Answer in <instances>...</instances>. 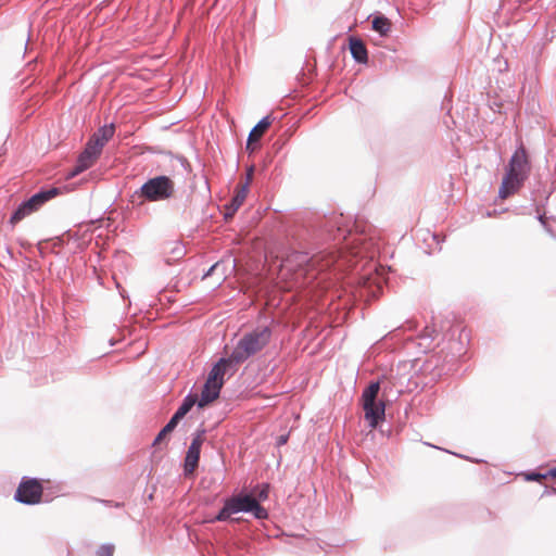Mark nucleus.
I'll use <instances>...</instances> for the list:
<instances>
[{
    "label": "nucleus",
    "instance_id": "423d86ee",
    "mask_svg": "<svg viewBox=\"0 0 556 556\" xmlns=\"http://www.w3.org/2000/svg\"><path fill=\"white\" fill-rule=\"evenodd\" d=\"M175 192L174 181L164 175L148 179L135 195L150 202L164 201L173 197Z\"/></svg>",
    "mask_w": 556,
    "mask_h": 556
},
{
    "label": "nucleus",
    "instance_id": "4468645a",
    "mask_svg": "<svg viewBox=\"0 0 556 556\" xmlns=\"http://www.w3.org/2000/svg\"><path fill=\"white\" fill-rule=\"evenodd\" d=\"M220 389V384H214L206 381L201 392V396L198 401V406L204 407L214 400H216L219 395Z\"/></svg>",
    "mask_w": 556,
    "mask_h": 556
},
{
    "label": "nucleus",
    "instance_id": "20e7f679",
    "mask_svg": "<svg viewBox=\"0 0 556 556\" xmlns=\"http://www.w3.org/2000/svg\"><path fill=\"white\" fill-rule=\"evenodd\" d=\"M252 513L257 519H265L268 516L267 510L252 495H239L226 500L224 507L213 519L217 521H226L232 514Z\"/></svg>",
    "mask_w": 556,
    "mask_h": 556
},
{
    "label": "nucleus",
    "instance_id": "a878e982",
    "mask_svg": "<svg viewBox=\"0 0 556 556\" xmlns=\"http://www.w3.org/2000/svg\"><path fill=\"white\" fill-rule=\"evenodd\" d=\"M267 494H268L267 490H262V491L260 492V494H258V497H260L261 500H265V498L267 497Z\"/></svg>",
    "mask_w": 556,
    "mask_h": 556
},
{
    "label": "nucleus",
    "instance_id": "4be33fe9",
    "mask_svg": "<svg viewBox=\"0 0 556 556\" xmlns=\"http://www.w3.org/2000/svg\"><path fill=\"white\" fill-rule=\"evenodd\" d=\"M548 477L547 472L545 473H539V472H531L526 476L527 480L529 481H542L543 479H546Z\"/></svg>",
    "mask_w": 556,
    "mask_h": 556
},
{
    "label": "nucleus",
    "instance_id": "2eb2a0df",
    "mask_svg": "<svg viewBox=\"0 0 556 556\" xmlns=\"http://www.w3.org/2000/svg\"><path fill=\"white\" fill-rule=\"evenodd\" d=\"M350 51L357 63H366L368 60L367 49L358 38H350Z\"/></svg>",
    "mask_w": 556,
    "mask_h": 556
},
{
    "label": "nucleus",
    "instance_id": "f257e3e1",
    "mask_svg": "<svg viewBox=\"0 0 556 556\" xmlns=\"http://www.w3.org/2000/svg\"><path fill=\"white\" fill-rule=\"evenodd\" d=\"M341 254L337 252H319L308 256L305 252L292 251L282 258L279 276L299 287L311 283L319 273L339 263Z\"/></svg>",
    "mask_w": 556,
    "mask_h": 556
},
{
    "label": "nucleus",
    "instance_id": "f03ea898",
    "mask_svg": "<svg viewBox=\"0 0 556 556\" xmlns=\"http://www.w3.org/2000/svg\"><path fill=\"white\" fill-rule=\"evenodd\" d=\"M531 172V163L527 151L522 144L514 152L503 177L498 195L501 199H507L516 193L528 179Z\"/></svg>",
    "mask_w": 556,
    "mask_h": 556
},
{
    "label": "nucleus",
    "instance_id": "ddd939ff",
    "mask_svg": "<svg viewBox=\"0 0 556 556\" xmlns=\"http://www.w3.org/2000/svg\"><path fill=\"white\" fill-rule=\"evenodd\" d=\"M115 132L114 124L104 125L100 127L91 137L90 140L101 150L112 139Z\"/></svg>",
    "mask_w": 556,
    "mask_h": 556
},
{
    "label": "nucleus",
    "instance_id": "f8f14e48",
    "mask_svg": "<svg viewBox=\"0 0 556 556\" xmlns=\"http://www.w3.org/2000/svg\"><path fill=\"white\" fill-rule=\"evenodd\" d=\"M232 364H235V361H231V354L227 358H220L208 372L206 381L214 384H220L222 388L224 383L223 377L226 374L227 368Z\"/></svg>",
    "mask_w": 556,
    "mask_h": 556
},
{
    "label": "nucleus",
    "instance_id": "a211bd4d",
    "mask_svg": "<svg viewBox=\"0 0 556 556\" xmlns=\"http://www.w3.org/2000/svg\"><path fill=\"white\" fill-rule=\"evenodd\" d=\"M247 197V185L243 186L235 197L231 199L230 205L227 206L226 218L235 214V212L242 205Z\"/></svg>",
    "mask_w": 556,
    "mask_h": 556
},
{
    "label": "nucleus",
    "instance_id": "393cba45",
    "mask_svg": "<svg viewBox=\"0 0 556 556\" xmlns=\"http://www.w3.org/2000/svg\"><path fill=\"white\" fill-rule=\"evenodd\" d=\"M287 440H288L287 435H280L277 443H278V445H282V444L287 443Z\"/></svg>",
    "mask_w": 556,
    "mask_h": 556
},
{
    "label": "nucleus",
    "instance_id": "f3484780",
    "mask_svg": "<svg viewBox=\"0 0 556 556\" xmlns=\"http://www.w3.org/2000/svg\"><path fill=\"white\" fill-rule=\"evenodd\" d=\"M195 403H198L197 395L188 394L173 415V418L180 421L191 410Z\"/></svg>",
    "mask_w": 556,
    "mask_h": 556
},
{
    "label": "nucleus",
    "instance_id": "1a4fd4ad",
    "mask_svg": "<svg viewBox=\"0 0 556 556\" xmlns=\"http://www.w3.org/2000/svg\"><path fill=\"white\" fill-rule=\"evenodd\" d=\"M358 226H356V230L352 231L342 230L341 228L337 229V235L334 236V240H343L344 247L343 249H350L353 255H362L366 251V236L365 230H362V233L357 231Z\"/></svg>",
    "mask_w": 556,
    "mask_h": 556
},
{
    "label": "nucleus",
    "instance_id": "dca6fc26",
    "mask_svg": "<svg viewBox=\"0 0 556 556\" xmlns=\"http://www.w3.org/2000/svg\"><path fill=\"white\" fill-rule=\"evenodd\" d=\"M271 121L269 116L263 117L250 131L248 138V144H252L261 139L266 129L270 126Z\"/></svg>",
    "mask_w": 556,
    "mask_h": 556
},
{
    "label": "nucleus",
    "instance_id": "9d476101",
    "mask_svg": "<svg viewBox=\"0 0 556 556\" xmlns=\"http://www.w3.org/2000/svg\"><path fill=\"white\" fill-rule=\"evenodd\" d=\"M204 429L198 430L192 438L190 446L188 447L184 465L186 476L193 473L195 468L198 467L201 446L204 441Z\"/></svg>",
    "mask_w": 556,
    "mask_h": 556
},
{
    "label": "nucleus",
    "instance_id": "6e6552de",
    "mask_svg": "<svg viewBox=\"0 0 556 556\" xmlns=\"http://www.w3.org/2000/svg\"><path fill=\"white\" fill-rule=\"evenodd\" d=\"M42 496V485L37 479L24 477L15 492L14 498L27 505H34L40 502Z\"/></svg>",
    "mask_w": 556,
    "mask_h": 556
},
{
    "label": "nucleus",
    "instance_id": "9b49d317",
    "mask_svg": "<svg viewBox=\"0 0 556 556\" xmlns=\"http://www.w3.org/2000/svg\"><path fill=\"white\" fill-rule=\"evenodd\" d=\"M102 150L97 147L90 139L88 140L84 151L79 154L75 168L70 176L74 177L81 172L90 168L101 155Z\"/></svg>",
    "mask_w": 556,
    "mask_h": 556
},
{
    "label": "nucleus",
    "instance_id": "7ed1b4c3",
    "mask_svg": "<svg viewBox=\"0 0 556 556\" xmlns=\"http://www.w3.org/2000/svg\"><path fill=\"white\" fill-rule=\"evenodd\" d=\"M271 339V329L267 326L257 327L244 333L231 352V361L239 365L261 352Z\"/></svg>",
    "mask_w": 556,
    "mask_h": 556
},
{
    "label": "nucleus",
    "instance_id": "6ab92c4d",
    "mask_svg": "<svg viewBox=\"0 0 556 556\" xmlns=\"http://www.w3.org/2000/svg\"><path fill=\"white\" fill-rule=\"evenodd\" d=\"M372 28L378 31L381 36H387L388 33L390 31L391 29V23L390 21L381 15V16H376L372 21Z\"/></svg>",
    "mask_w": 556,
    "mask_h": 556
},
{
    "label": "nucleus",
    "instance_id": "bb28decb",
    "mask_svg": "<svg viewBox=\"0 0 556 556\" xmlns=\"http://www.w3.org/2000/svg\"><path fill=\"white\" fill-rule=\"evenodd\" d=\"M548 477L556 478V467L547 471Z\"/></svg>",
    "mask_w": 556,
    "mask_h": 556
},
{
    "label": "nucleus",
    "instance_id": "412c9836",
    "mask_svg": "<svg viewBox=\"0 0 556 556\" xmlns=\"http://www.w3.org/2000/svg\"><path fill=\"white\" fill-rule=\"evenodd\" d=\"M114 545L112 544H103L97 551L96 556H113Z\"/></svg>",
    "mask_w": 556,
    "mask_h": 556
},
{
    "label": "nucleus",
    "instance_id": "b1692460",
    "mask_svg": "<svg viewBox=\"0 0 556 556\" xmlns=\"http://www.w3.org/2000/svg\"><path fill=\"white\" fill-rule=\"evenodd\" d=\"M539 220L540 223L544 226V228L551 232V229L548 228V225H547V217L545 215H540L539 216Z\"/></svg>",
    "mask_w": 556,
    "mask_h": 556
},
{
    "label": "nucleus",
    "instance_id": "39448f33",
    "mask_svg": "<svg viewBox=\"0 0 556 556\" xmlns=\"http://www.w3.org/2000/svg\"><path fill=\"white\" fill-rule=\"evenodd\" d=\"M380 383L378 381L370 382L362 393V406L365 413V420L371 429L384 420L386 404L382 400H378Z\"/></svg>",
    "mask_w": 556,
    "mask_h": 556
},
{
    "label": "nucleus",
    "instance_id": "cd10ccee",
    "mask_svg": "<svg viewBox=\"0 0 556 556\" xmlns=\"http://www.w3.org/2000/svg\"><path fill=\"white\" fill-rule=\"evenodd\" d=\"M287 289H292L293 288V283L292 282H288L287 286H286Z\"/></svg>",
    "mask_w": 556,
    "mask_h": 556
},
{
    "label": "nucleus",
    "instance_id": "0eeeda50",
    "mask_svg": "<svg viewBox=\"0 0 556 556\" xmlns=\"http://www.w3.org/2000/svg\"><path fill=\"white\" fill-rule=\"evenodd\" d=\"M59 193L58 188H51L35 193L28 200L23 201L17 208L13 212L10 222L11 224H17L26 216L38 211L47 201L51 200Z\"/></svg>",
    "mask_w": 556,
    "mask_h": 556
},
{
    "label": "nucleus",
    "instance_id": "aec40b11",
    "mask_svg": "<svg viewBox=\"0 0 556 556\" xmlns=\"http://www.w3.org/2000/svg\"><path fill=\"white\" fill-rule=\"evenodd\" d=\"M178 422V420L172 417L154 439L153 445L159 444L167 433L172 432L177 427Z\"/></svg>",
    "mask_w": 556,
    "mask_h": 556
},
{
    "label": "nucleus",
    "instance_id": "5701e85b",
    "mask_svg": "<svg viewBox=\"0 0 556 556\" xmlns=\"http://www.w3.org/2000/svg\"><path fill=\"white\" fill-rule=\"evenodd\" d=\"M220 266H222V263H219V262L215 263L214 265H212V266L207 269V271L204 274V276H203V277L205 278V277H208V276L213 275V273H214V271H216V270H218Z\"/></svg>",
    "mask_w": 556,
    "mask_h": 556
}]
</instances>
